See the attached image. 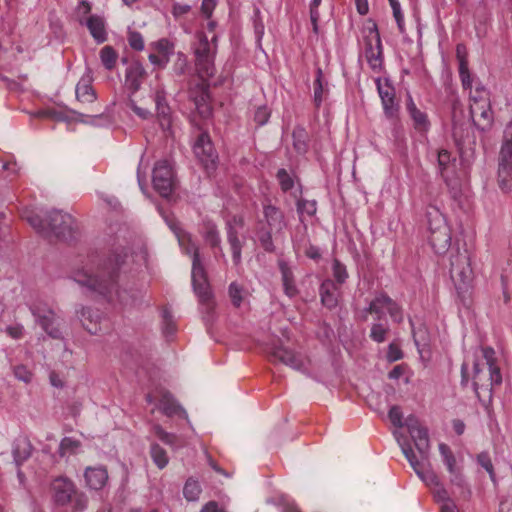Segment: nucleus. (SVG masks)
Segmentation results:
<instances>
[{
	"label": "nucleus",
	"instance_id": "obj_1",
	"mask_svg": "<svg viewBox=\"0 0 512 512\" xmlns=\"http://www.w3.org/2000/svg\"><path fill=\"white\" fill-rule=\"evenodd\" d=\"M23 218L41 235L46 238L70 242L76 239L79 227L76 220L61 210H51L42 216L34 210H26Z\"/></svg>",
	"mask_w": 512,
	"mask_h": 512
},
{
	"label": "nucleus",
	"instance_id": "obj_2",
	"mask_svg": "<svg viewBox=\"0 0 512 512\" xmlns=\"http://www.w3.org/2000/svg\"><path fill=\"white\" fill-rule=\"evenodd\" d=\"M124 263L121 255H116L113 259H109L102 267H98L97 272L86 264L76 267L72 270L71 276L78 284L87 287L89 290L105 295L109 293L118 275V270Z\"/></svg>",
	"mask_w": 512,
	"mask_h": 512
},
{
	"label": "nucleus",
	"instance_id": "obj_3",
	"mask_svg": "<svg viewBox=\"0 0 512 512\" xmlns=\"http://www.w3.org/2000/svg\"><path fill=\"white\" fill-rule=\"evenodd\" d=\"M263 218L258 221L256 235L261 247L268 253L275 251L273 234L279 235L287 226L284 212L277 206L266 201L263 203Z\"/></svg>",
	"mask_w": 512,
	"mask_h": 512
},
{
	"label": "nucleus",
	"instance_id": "obj_4",
	"mask_svg": "<svg viewBox=\"0 0 512 512\" xmlns=\"http://www.w3.org/2000/svg\"><path fill=\"white\" fill-rule=\"evenodd\" d=\"M187 254L192 255V285L199 303L204 312L210 316L215 308L214 296L207 278L206 271L200 259L198 247L192 245V249H187Z\"/></svg>",
	"mask_w": 512,
	"mask_h": 512
},
{
	"label": "nucleus",
	"instance_id": "obj_5",
	"mask_svg": "<svg viewBox=\"0 0 512 512\" xmlns=\"http://www.w3.org/2000/svg\"><path fill=\"white\" fill-rule=\"evenodd\" d=\"M482 355L485 360V365L488 368V377L484 373V364L475 362L473 366V387L477 396L480 398V389L491 395L493 387L502 383V375L500 368L496 365L495 351L491 347H483Z\"/></svg>",
	"mask_w": 512,
	"mask_h": 512
},
{
	"label": "nucleus",
	"instance_id": "obj_6",
	"mask_svg": "<svg viewBox=\"0 0 512 512\" xmlns=\"http://www.w3.org/2000/svg\"><path fill=\"white\" fill-rule=\"evenodd\" d=\"M197 41L193 44L195 57V69L202 80L211 78L215 74V55L217 52V36L214 35L211 41L204 32L196 34Z\"/></svg>",
	"mask_w": 512,
	"mask_h": 512
},
{
	"label": "nucleus",
	"instance_id": "obj_7",
	"mask_svg": "<svg viewBox=\"0 0 512 512\" xmlns=\"http://www.w3.org/2000/svg\"><path fill=\"white\" fill-rule=\"evenodd\" d=\"M52 499L58 506L71 505L73 512H82L88 504L87 496L78 491L75 484L67 477H57L50 485Z\"/></svg>",
	"mask_w": 512,
	"mask_h": 512
},
{
	"label": "nucleus",
	"instance_id": "obj_8",
	"mask_svg": "<svg viewBox=\"0 0 512 512\" xmlns=\"http://www.w3.org/2000/svg\"><path fill=\"white\" fill-rule=\"evenodd\" d=\"M450 277L454 283L457 294L463 299L473 281L471 267V253L467 248L453 250L450 254Z\"/></svg>",
	"mask_w": 512,
	"mask_h": 512
},
{
	"label": "nucleus",
	"instance_id": "obj_9",
	"mask_svg": "<svg viewBox=\"0 0 512 512\" xmlns=\"http://www.w3.org/2000/svg\"><path fill=\"white\" fill-rule=\"evenodd\" d=\"M426 217L429 229V243L435 253H445L451 245V230L444 215L435 206L428 207Z\"/></svg>",
	"mask_w": 512,
	"mask_h": 512
},
{
	"label": "nucleus",
	"instance_id": "obj_10",
	"mask_svg": "<svg viewBox=\"0 0 512 512\" xmlns=\"http://www.w3.org/2000/svg\"><path fill=\"white\" fill-rule=\"evenodd\" d=\"M364 55L370 66L375 72H380L383 67V51L380 34L375 23L365 30Z\"/></svg>",
	"mask_w": 512,
	"mask_h": 512
},
{
	"label": "nucleus",
	"instance_id": "obj_11",
	"mask_svg": "<svg viewBox=\"0 0 512 512\" xmlns=\"http://www.w3.org/2000/svg\"><path fill=\"white\" fill-rule=\"evenodd\" d=\"M152 184L161 197L168 198L174 192L176 188L175 173L167 160H160L155 163Z\"/></svg>",
	"mask_w": 512,
	"mask_h": 512
},
{
	"label": "nucleus",
	"instance_id": "obj_12",
	"mask_svg": "<svg viewBox=\"0 0 512 512\" xmlns=\"http://www.w3.org/2000/svg\"><path fill=\"white\" fill-rule=\"evenodd\" d=\"M32 315L41 328L53 339H62L63 335L60 329V319L56 313L46 305H32L30 307Z\"/></svg>",
	"mask_w": 512,
	"mask_h": 512
},
{
	"label": "nucleus",
	"instance_id": "obj_13",
	"mask_svg": "<svg viewBox=\"0 0 512 512\" xmlns=\"http://www.w3.org/2000/svg\"><path fill=\"white\" fill-rule=\"evenodd\" d=\"M470 115L473 124L481 131H487L493 124V112L489 97L480 95V99L474 98V103H470Z\"/></svg>",
	"mask_w": 512,
	"mask_h": 512
},
{
	"label": "nucleus",
	"instance_id": "obj_14",
	"mask_svg": "<svg viewBox=\"0 0 512 512\" xmlns=\"http://www.w3.org/2000/svg\"><path fill=\"white\" fill-rule=\"evenodd\" d=\"M405 425L418 451L419 456L417 457L421 458L422 461H428L430 442L427 429L421 426L418 419L414 416L408 417Z\"/></svg>",
	"mask_w": 512,
	"mask_h": 512
},
{
	"label": "nucleus",
	"instance_id": "obj_15",
	"mask_svg": "<svg viewBox=\"0 0 512 512\" xmlns=\"http://www.w3.org/2000/svg\"><path fill=\"white\" fill-rule=\"evenodd\" d=\"M401 449L415 473L427 486L433 488L440 484L438 476L432 470L425 469V463H428V461H422L421 458H418L409 444L402 443Z\"/></svg>",
	"mask_w": 512,
	"mask_h": 512
},
{
	"label": "nucleus",
	"instance_id": "obj_16",
	"mask_svg": "<svg viewBox=\"0 0 512 512\" xmlns=\"http://www.w3.org/2000/svg\"><path fill=\"white\" fill-rule=\"evenodd\" d=\"M243 226L244 220L239 216H233L226 222L227 241L230 245L232 258L235 265L241 263L243 241L239 239V233Z\"/></svg>",
	"mask_w": 512,
	"mask_h": 512
},
{
	"label": "nucleus",
	"instance_id": "obj_17",
	"mask_svg": "<svg viewBox=\"0 0 512 512\" xmlns=\"http://www.w3.org/2000/svg\"><path fill=\"white\" fill-rule=\"evenodd\" d=\"M270 357L273 361H279L294 370L302 372L306 370V364L308 362V360L300 353H296L281 345L271 348Z\"/></svg>",
	"mask_w": 512,
	"mask_h": 512
},
{
	"label": "nucleus",
	"instance_id": "obj_18",
	"mask_svg": "<svg viewBox=\"0 0 512 512\" xmlns=\"http://www.w3.org/2000/svg\"><path fill=\"white\" fill-rule=\"evenodd\" d=\"M193 150L196 157L206 169H213L215 167L218 155L207 133L199 134L193 146Z\"/></svg>",
	"mask_w": 512,
	"mask_h": 512
},
{
	"label": "nucleus",
	"instance_id": "obj_19",
	"mask_svg": "<svg viewBox=\"0 0 512 512\" xmlns=\"http://www.w3.org/2000/svg\"><path fill=\"white\" fill-rule=\"evenodd\" d=\"M376 85L385 115L388 118L395 117L398 111V104L395 101L394 87L387 80L382 83L380 78L376 80Z\"/></svg>",
	"mask_w": 512,
	"mask_h": 512
},
{
	"label": "nucleus",
	"instance_id": "obj_20",
	"mask_svg": "<svg viewBox=\"0 0 512 512\" xmlns=\"http://www.w3.org/2000/svg\"><path fill=\"white\" fill-rule=\"evenodd\" d=\"M147 78V72L138 61H132L125 71V86L132 93H136Z\"/></svg>",
	"mask_w": 512,
	"mask_h": 512
},
{
	"label": "nucleus",
	"instance_id": "obj_21",
	"mask_svg": "<svg viewBox=\"0 0 512 512\" xmlns=\"http://www.w3.org/2000/svg\"><path fill=\"white\" fill-rule=\"evenodd\" d=\"M497 184L504 193L512 191V158L499 154Z\"/></svg>",
	"mask_w": 512,
	"mask_h": 512
},
{
	"label": "nucleus",
	"instance_id": "obj_22",
	"mask_svg": "<svg viewBox=\"0 0 512 512\" xmlns=\"http://www.w3.org/2000/svg\"><path fill=\"white\" fill-rule=\"evenodd\" d=\"M340 287L331 279L324 280L319 288V295L323 306L332 310L338 306Z\"/></svg>",
	"mask_w": 512,
	"mask_h": 512
},
{
	"label": "nucleus",
	"instance_id": "obj_23",
	"mask_svg": "<svg viewBox=\"0 0 512 512\" xmlns=\"http://www.w3.org/2000/svg\"><path fill=\"white\" fill-rule=\"evenodd\" d=\"M79 23L88 28L91 36L98 44L104 43L107 40L106 24L103 17L89 15L86 19L80 18Z\"/></svg>",
	"mask_w": 512,
	"mask_h": 512
},
{
	"label": "nucleus",
	"instance_id": "obj_24",
	"mask_svg": "<svg viewBox=\"0 0 512 512\" xmlns=\"http://www.w3.org/2000/svg\"><path fill=\"white\" fill-rule=\"evenodd\" d=\"M86 485L93 490H101L108 481V472L104 466L87 467L84 472Z\"/></svg>",
	"mask_w": 512,
	"mask_h": 512
},
{
	"label": "nucleus",
	"instance_id": "obj_25",
	"mask_svg": "<svg viewBox=\"0 0 512 512\" xmlns=\"http://www.w3.org/2000/svg\"><path fill=\"white\" fill-rule=\"evenodd\" d=\"M278 267L281 273V280L285 295H287L289 298H294L298 295L299 290L295 283V277L292 268L284 260L278 261Z\"/></svg>",
	"mask_w": 512,
	"mask_h": 512
},
{
	"label": "nucleus",
	"instance_id": "obj_26",
	"mask_svg": "<svg viewBox=\"0 0 512 512\" xmlns=\"http://www.w3.org/2000/svg\"><path fill=\"white\" fill-rule=\"evenodd\" d=\"M406 108L411 119L413 120L415 129L418 131H427L430 126L427 114L416 107V104L412 100L411 96H408Z\"/></svg>",
	"mask_w": 512,
	"mask_h": 512
},
{
	"label": "nucleus",
	"instance_id": "obj_27",
	"mask_svg": "<svg viewBox=\"0 0 512 512\" xmlns=\"http://www.w3.org/2000/svg\"><path fill=\"white\" fill-rule=\"evenodd\" d=\"M159 409L161 412L172 417L174 415L185 414V410L178 404L170 392H163L159 400Z\"/></svg>",
	"mask_w": 512,
	"mask_h": 512
},
{
	"label": "nucleus",
	"instance_id": "obj_28",
	"mask_svg": "<svg viewBox=\"0 0 512 512\" xmlns=\"http://www.w3.org/2000/svg\"><path fill=\"white\" fill-rule=\"evenodd\" d=\"M388 295L385 293L378 294L369 304V306L363 311V320H367V314L376 315L377 320H381L384 317L385 310L387 307Z\"/></svg>",
	"mask_w": 512,
	"mask_h": 512
},
{
	"label": "nucleus",
	"instance_id": "obj_29",
	"mask_svg": "<svg viewBox=\"0 0 512 512\" xmlns=\"http://www.w3.org/2000/svg\"><path fill=\"white\" fill-rule=\"evenodd\" d=\"M13 457L17 465L26 461L32 452V445L28 438L19 437L13 443Z\"/></svg>",
	"mask_w": 512,
	"mask_h": 512
},
{
	"label": "nucleus",
	"instance_id": "obj_30",
	"mask_svg": "<svg viewBox=\"0 0 512 512\" xmlns=\"http://www.w3.org/2000/svg\"><path fill=\"white\" fill-rule=\"evenodd\" d=\"M155 105L157 110V116L160 121V125L163 129L170 126V107L166 102V98L163 91L158 90L155 94Z\"/></svg>",
	"mask_w": 512,
	"mask_h": 512
},
{
	"label": "nucleus",
	"instance_id": "obj_31",
	"mask_svg": "<svg viewBox=\"0 0 512 512\" xmlns=\"http://www.w3.org/2000/svg\"><path fill=\"white\" fill-rule=\"evenodd\" d=\"M80 318L84 329L90 334H97L101 331L98 312H94L90 308H82Z\"/></svg>",
	"mask_w": 512,
	"mask_h": 512
},
{
	"label": "nucleus",
	"instance_id": "obj_32",
	"mask_svg": "<svg viewBox=\"0 0 512 512\" xmlns=\"http://www.w3.org/2000/svg\"><path fill=\"white\" fill-rule=\"evenodd\" d=\"M431 489L434 498L438 502H442L441 512H460L454 501L449 498L447 490L441 483Z\"/></svg>",
	"mask_w": 512,
	"mask_h": 512
},
{
	"label": "nucleus",
	"instance_id": "obj_33",
	"mask_svg": "<svg viewBox=\"0 0 512 512\" xmlns=\"http://www.w3.org/2000/svg\"><path fill=\"white\" fill-rule=\"evenodd\" d=\"M314 90V103L319 107L328 94V83L323 79V72L321 68L316 70V78L313 83Z\"/></svg>",
	"mask_w": 512,
	"mask_h": 512
},
{
	"label": "nucleus",
	"instance_id": "obj_34",
	"mask_svg": "<svg viewBox=\"0 0 512 512\" xmlns=\"http://www.w3.org/2000/svg\"><path fill=\"white\" fill-rule=\"evenodd\" d=\"M204 240L211 247L218 250L220 256L225 258V254L223 253L222 247L220 245L221 238L219 232L215 225L207 224L204 232Z\"/></svg>",
	"mask_w": 512,
	"mask_h": 512
},
{
	"label": "nucleus",
	"instance_id": "obj_35",
	"mask_svg": "<svg viewBox=\"0 0 512 512\" xmlns=\"http://www.w3.org/2000/svg\"><path fill=\"white\" fill-rule=\"evenodd\" d=\"M76 97L83 103H91L96 99L95 91L88 80L82 79L76 86Z\"/></svg>",
	"mask_w": 512,
	"mask_h": 512
},
{
	"label": "nucleus",
	"instance_id": "obj_36",
	"mask_svg": "<svg viewBox=\"0 0 512 512\" xmlns=\"http://www.w3.org/2000/svg\"><path fill=\"white\" fill-rule=\"evenodd\" d=\"M165 221L167 223V225L170 227V229L174 232V234L176 235L178 241H179V244L183 247H185V251L187 252V249H192V245H194L191 240H190V237L188 234H186L179 226V223L173 219V218H169V217H165Z\"/></svg>",
	"mask_w": 512,
	"mask_h": 512
},
{
	"label": "nucleus",
	"instance_id": "obj_37",
	"mask_svg": "<svg viewBox=\"0 0 512 512\" xmlns=\"http://www.w3.org/2000/svg\"><path fill=\"white\" fill-rule=\"evenodd\" d=\"M102 65L106 70L112 71L118 60L117 51L110 45L104 46L99 53Z\"/></svg>",
	"mask_w": 512,
	"mask_h": 512
},
{
	"label": "nucleus",
	"instance_id": "obj_38",
	"mask_svg": "<svg viewBox=\"0 0 512 512\" xmlns=\"http://www.w3.org/2000/svg\"><path fill=\"white\" fill-rule=\"evenodd\" d=\"M293 147L299 154H304L308 148V134L303 127H296L292 133Z\"/></svg>",
	"mask_w": 512,
	"mask_h": 512
},
{
	"label": "nucleus",
	"instance_id": "obj_39",
	"mask_svg": "<svg viewBox=\"0 0 512 512\" xmlns=\"http://www.w3.org/2000/svg\"><path fill=\"white\" fill-rule=\"evenodd\" d=\"M150 455L154 464L159 469H164L169 462L166 450L162 448L158 443H152L150 446Z\"/></svg>",
	"mask_w": 512,
	"mask_h": 512
},
{
	"label": "nucleus",
	"instance_id": "obj_40",
	"mask_svg": "<svg viewBox=\"0 0 512 512\" xmlns=\"http://www.w3.org/2000/svg\"><path fill=\"white\" fill-rule=\"evenodd\" d=\"M81 447V442L73 437H64L59 445L58 453L60 457L75 454Z\"/></svg>",
	"mask_w": 512,
	"mask_h": 512
},
{
	"label": "nucleus",
	"instance_id": "obj_41",
	"mask_svg": "<svg viewBox=\"0 0 512 512\" xmlns=\"http://www.w3.org/2000/svg\"><path fill=\"white\" fill-rule=\"evenodd\" d=\"M202 489L199 482L193 478H188L184 488L183 495L187 501H197Z\"/></svg>",
	"mask_w": 512,
	"mask_h": 512
},
{
	"label": "nucleus",
	"instance_id": "obj_42",
	"mask_svg": "<svg viewBox=\"0 0 512 512\" xmlns=\"http://www.w3.org/2000/svg\"><path fill=\"white\" fill-rule=\"evenodd\" d=\"M152 431L155 434V436L164 444L169 445L173 448H177L179 446L178 437L173 433L166 432L159 424H154L152 427Z\"/></svg>",
	"mask_w": 512,
	"mask_h": 512
},
{
	"label": "nucleus",
	"instance_id": "obj_43",
	"mask_svg": "<svg viewBox=\"0 0 512 512\" xmlns=\"http://www.w3.org/2000/svg\"><path fill=\"white\" fill-rule=\"evenodd\" d=\"M332 273L335 279V283L340 287L344 284L348 278V272L346 266L342 264L338 259H334L332 263Z\"/></svg>",
	"mask_w": 512,
	"mask_h": 512
},
{
	"label": "nucleus",
	"instance_id": "obj_44",
	"mask_svg": "<svg viewBox=\"0 0 512 512\" xmlns=\"http://www.w3.org/2000/svg\"><path fill=\"white\" fill-rule=\"evenodd\" d=\"M499 154L512 158V126H506Z\"/></svg>",
	"mask_w": 512,
	"mask_h": 512
},
{
	"label": "nucleus",
	"instance_id": "obj_45",
	"mask_svg": "<svg viewBox=\"0 0 512 512\" xmlns=\"http://www.w3.org/2000/svg\"><path fill=\"white\" fill-rule=\"evenodd\" d=\"M450 483L460 489V493L463 498H468L470 496V490L466 486V482L464 476L460 472V470H455L454 473H450Z\"/></svg>",
	"mask_w": 512,
	"mask_h": 512
},
{
	"label": "nucleus",
	"instance_id": "obj_46",
	"mask_svg": "<svg viewBox=\"0 0 512 512\" xmlns=\"http://www.w3.org/2000/svg\"><path fill=\"white\" fill-rule=\"evenodd\" d=\"M229 297L235 307H240L244 299V289L236 282H232L228 289Z\"/></svg>",
	"mask_w": 512,
	"mask_h": 512
},
{
	"label": "nucleus",
	"instance_id": "obj_47",
	"mask_svg": "<svg viewBox=\"0 0 512 512\" xmlns=\"http://www.w3.org/2000/svg\"><path fill=\"white\" fill-rule=\"evenodd\" d=\"M389 332V327L383 323H374L371 327L370 337L377 343H382L386 340V335Z\"/></svg>",
	"mask_w": 512,
	"mask_h": 512
},
{
	"label": "nucleus",
	"instance_id": "obj_48",
	"mask_svg": "<svg viewBox=\"0 0 512 512\" xmlns=\"http://www.w3.org/2000/svg\"><path fill=\"white\" fill-rule=\"evenodd\" d=\"M276 177L283 192H287L293 188L294 181L284 168L278 170Z\"/></svg>",
	"mask_w": 512,
	"mask_h": 512
},
{
	"label": "nucleus",
	"instance_id": "obj_49",
	"mask_svg": "<svg viewBox=\"0 0 512 512\" xmlns=\"http://www.w3.org/2000/svg\"><path fill=\"white\" fill-rule=\"evenodd\" d=\"M386 311L389 313L393 321L400 323L403 320V312L401 307L388 296Z\"/></svg>",
	"mask_w": 512,
	"mask_h": 512
},
{
	"label": "nucleus",
	"instance_id": "obj_50",
	"mask_svg": "<svg viewBox=\"0 0 512 512\" xmlns=\"http://www.w3.org/2000/svg\"><path fill=\"white\" fill-rule=\"evenodd\" d=\"M459 75L464 89L472 88V79L468 69V60L461 61L459 65Z\"/></svg>",
	"mask_w": 512,
	"mask_h": 512
},
{
	"label": "nucleus",
	"instance_id": "obj_51",
	"mask_svg": "<svg viewBox=\"0 0 512 512\" xmlns=\"http://www.w3.org/2000/svg\"><path fill=\"white\" fill-rule=\"evenodd\" d=\"M297 211L300 214L306 213L313 216L317 211V204L315 200L301 199L297 202Z\"/></svg>",
	"mask_w": 512,
	"mask_h": 512
},
{
	"label": "nucleus",
	"instance_id": "obj_52",
	"mask_svg": "<svg viewBox=\"0 0 512 512\" xmlns=\"http://www.w3.org/2000/svg\"><path fill=\"white\" fill-rule=\"evenodd\" d=\"M477 462L489 473L491 480L495 481L494 467L489 454L487 452L480 453L477 456Z\"/></svg>",
	"mask_w": 512,
	"mask_h": 512
},
{
	"label": "nucleus",
	"instance_id": "obj_53",
	"mask_svg": "<svg viewBox=\"0 0 512 512\" xmlns=\"http://www.w3.org/2000/svg\"><path fill=\"white\" fill-rule=\"evenodd\" d=\"M389 3H390V6L393 10V16L397 22V26H398V29H399V32L400 33H404L405 32V28H404V17H403V14L401 12V7H400V3L398 2V0H389Z\"/></svg>",
	"mask_w": 512,
	"mask_h": 512
},
{
	"label": "nucleus",
	"instance_id": "obj_54",
	"mask_svg": "<svg viewBox=\"0 0 512 512\" xmlns=\"http://www.w3.org/2000/svg\"><path fill=\"white\" fill-rule=\"evenodd\" d=\"M128 43L134 50L141 51L144 49V40L141 33L130 31L128 34Z\"/></svg>",
	"mask_w": 512,
	"mask_h": 512
},
{
	"label": "nucleus",
	"instance_id": "obj_55",
	"mask_svg": "<svg viewBox=\"0 0 512 512\" xmlns=\"http://www.w3.org/2000/svg\"><path fill=\"white\" fill-rule=\"evenodd\" d=\"M437 159L439 169L441 171V174L443 175L444 171L446 170V168L448 167L449 163L452 160L451 153L446 149L439 150Z\"/></svg>",
	"mask_w": 512,
	"mask_h": 512
},
{
	"label": "nucleus",
	"instance_id": "obj_56",
	"mask_svg": "<svg viewBox=\"0 0 512 512\" xmlns=\"http://www.w3.org/2000/svg\"><path fill=\"white\" fill-rule=\"evenodd\" d=\"M188 67L187 57L184 53L179 52L174 62V71L177 75H183Z\"/></svg>",
	"mask_w": 512,
	"mask_h": 512
},
{
	"label": "nucleus",
	"instance_id": "obj_57",
	"mask_svg": "<svg viewBox=\"0 0 512 512\" xmlns=\"http://www.w3.org/2000/svg\"><path fill=\"white\" fill-rule=\"evenodd\" d=\"M391 423L396 427H403V415L399 406H392L388 413Z\"/></svg>",
	"mask_w": 512,
	"mask_h": 512
},
{
	"label": "nucleus",
	"instance_id": "obj_58",
	"mask_svg": "<svg viewBox=\"0 0 512 512\" xmlns=\"http://www.w3.org/2000/svg\"><path fill=\"white\" fill-rule=\"evenodd\" d=\"M269 118L270 112L267 107L261 106L256 109L254 113V120L259 126L266 124Z\"/></svg>",
	"mask_w": 512,
	"mask_h": 512
},
{
	"label": "nucleus",
	"instance_id": "obj_59",
	"mask_svg": "<svg viewBox=\"0 0 512 512\" xmlns=\"http://www.w3.org/2000/svg\"><path fill=\"white\" fill-rule=\"evenodd\" d=\"M127 106L141 119H147L151 114L149 110L139 107L131 97L127 102Z\"/></svg>",
	"mask_w": 512,
	"mask_h": 512
},
{
	"label": "nucleus",
	"instance_id": "obj_60",
	"mask_svg": "<svg viewBox=\"0 0 512 512\" xmlns=\"http://www.w3.org/2000/svg\"><path fill=\"white\" fill-rule=\"evenodd\" d=\"M216 5V0H202L201 13L206 19H210L212 17Z\"/></svg>",
	"mask_w": 512,
	"mask_h": 512
},
{
	"label": "nucleus",
	"instance_id": "obj_61",
	"mask_svg": "<svg viewBox=\"0 0 512 512\" xmlns=\"http://www.w3.org/2000/svg\"><path fill=\"white\" fill-rule=\"evenodd\" d=\"M14 375L17 379L24 381L26 383L30 382L32 379V373L25 366H16L14 368Z\"/></svg>",
	"mask_w": 512,
	"mask_h": 512
},
{
	"label": "nucleus",
	"instance_id": "obj_62",
	"mask_svg": "<svg viewBox=\"0 0 512 512\" xmlns=\"http://www.w3.org/2000/svg\"><path fill=\"white\" fill-rule=\"evenodd\" d=\"M413 337L414 342L419 349L428 345V339L424 329L419 328L417 331H413Z\"/></svg>",
	"mask_w": 512,
	"mask_h": 512
},
{
	"label": "nucleus",
	"instance_id": "obj_63",
	"mask_svg": "<svg viewBox=\"0 0 512 512\" xmlns=\"http://www.w3.org/2000/svg\"><path fill=\"white\" fill-rule=\"evenodd\" d=\"M157 50L162 56L169 57L173 52V45L167 39H160L157 42Z\"/></svg>",
	"mask_w": 512,
	"mask_h": 512
},
{
	"label": "nucleus",
	"instance_id": "obj_64",
	"mask_svg": "<svg viewBox=\"0 0 512 512\" xmlns=\"http://www.w3.org/2000/svg\"><path fill=\"white\" fill-rule=\"evenodd\" d=\"M163 320H164V332L166 334H173L175 331V324L173 322L172 316L168 311L163 312Z\"/></svg>",
	"mask_w": 512,
	"mask_h": 512
}]
</instances>
